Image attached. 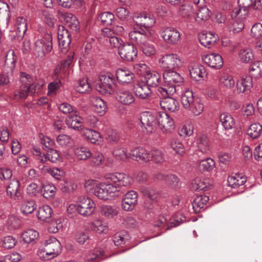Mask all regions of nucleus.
<instances>
[{
  "label": "nucleus",
  "instance_id": "obj_31",
  "mask_svg": "<svg viewBox=\"0 0 262 262\" xmlns=\"http://www.w3.org/2000/svg\"><path fill=\"white\" fill-rule=\"evenodd\" d=\"M144 82L150 88L159 85L161 81L160 75L156 71L149 70L144 76Z\"/></svg>",
  "mask_w": 262,
  "mask_h": 262
},
{
  "label": "nucleus",
  "instance_id": "obj_26",
  "mask_svg": "<svg viewBox=\"0 0 262 262\" xmlns=\"http://www.w3.org/2000/svg\"><path fill=\"white\" fill-rule=\"evenodd\" d=\"M82 136L92 144H99L102 141V137L97 131L83 128L81 130Z\"/></svg>",
  "mask_w": 262,
  "mask_h": 262
},
{
  "label": "nucleus",
  "instance_id": "obj_2",
  "mask_svg": "<svg viewBox=\"0 0 262 262\" xmlns=\"http://www.w3.org/2000/svg\"><path fill=\"white\" fill-rule=\"evenodd\" d=\"M164 84L158 88L161 95H173L178 91V88L183 81L181 75L174 70H165L163 73Z\"/></svg>",
  "mask_w": 262,
  "mask_h": 262
},
{
  "label": "nucleus",
  "instance_id": "obj_5",
  "mask_svg": "<svg viewBox=\"0 0 262 262\" xmlns=\"http://www.w3.org/2000/svg\"><path fill=\"white\" fill-rule=\"evenodd\" d=\"M139 121L141 130L143 133H151L155 130L157 124V117L151 112H142L140 115Z\"/></svg>",
  "mask_w": 262,
  "mask_h": 262
},
{
  "label": "nucleus",
  "instance_id": "obj_64",
  "mask_svg": "<svg viewBox=\"0 0 262 262\" xmlns=\"http://www.w3.org/2000/svg\"><path fill=\"white\" fill-rule=\"evenodd\" d=\"M244 20L232 19L231 26L229 27V31L233 33H238L241 32L244 28Z\"/></svg>",
  "mask_w": 262,
  "mask_h": 262
},
{
  "label": "nucleus",
  "instance_id": "obj_60",
  "mask_svg": "<svg viewBox=\"0 0 262 262\" xmlns=\"http://www.w3.org/2000/svg\"><path fill=\"white\" fill-rule=\"evenodd\" d=\"M142 52L146 56H151L154 55L156 53V49L155 46L152 43L147 42V41L140 46Z\"/></svg>",
  "mask_w": 262,
  "mask_h": 262
},
{
  "label": "nucleus",
  "instance_id": "obj_49",
  "mask_svg": "<svg viewBox=\"0 0 262 262\" xmlns=\"http://www.w3.org/2000/svg\"><path fill=\"white\" fill-rule=\"evenodd\" d=\"M246 181V178L239 174L232 175L229 177L228 178L229 186L234 188L244 185Z\"/></svg>",
  "mask_w": 262,
  "mask_h": 262
},
{
  "label": "nucleus",
  "instance_id": "obj_41",
  "mask_svg": "<svg viewBox=\"0 0 262 262\" xmlns=\"http://www.w3.org/2000/svg\"><path fill=\"white\" fill-rule=\"evenodd\" d=\"M238 4L248 10L249 8L254 9H262V0H238Z\"/></svg>",
  "mask_w": 262,
  "mask_h": 262
},
{
  "label": "nucleus",
  "instance_id": "obj_61",
  "mask_svg": "<svg viewBox=\"0 0 262 262\" xmlns=\"http://www.w3.org/2000/svg\"><path fill=\"white\" fill-rule=\"evenodd\" d=\"M150 161L155 163H160L164 161V155L160 150L155 149L150 151Z\"/></svg>",
  "mask_w": 262,
  "mask_h": 262
},
{
  "label": "nucleus",
  "instance_id": "obj_36",
  "mask_svg": "<svg viewBox=\"0 0 262 262\" xmlns=\"http://www.w3.org/2000/svg\"><path fill=\"white\" fill-rule=\"evenodd\" d=\"M15 32L18 37H23L27 30L26 19L23 16H18L15 21Z\"/></svg>",
  "mask_w": 262,
  "mask_h": 262
},
{
  "label": "nucleus",
  "instance_id": "obj_27",
  "mask_svg": "<svg viewBox=\"0 0 262 262\" xmlns=\"http://www.w3.org/2000/svg\"><path fill=\"white\" fill-rule=\"evenodd\" d=\"M116 75L119 82L128 84L133 82L134 74L127 69H119L116 71Z\"/></svg>",
  "mask_w": 262,
  "mask_h": 262
},
{
  "label": "nucleus",
  "instance_id": "obj_15",
  "mask_svg": "<svg viewBox=\"0 0 262 262\" xmlns=\"http://www.w3.org/2000/svg\"><path fill=\"white\" fill-rule=\"evenodd\" d=\"M212 187V181L209 178H196L191 183V188L194 191H205Z\"/></svg>",
  "mask_w": 262,
  "mask_h": 262
},
{
  "label": "nucleus",
  "instance_id": "obj_9",
  "mask_svg": "<svg viewBox=\"0 0 262 262\" xmlns=\"http://www.w3.org/2000/svg\"><path fill=\"white\" fill-rule=\"evenodd\" d=\"M99 79L100 83L97 87V90L102 94H112L115 81L113 75L111 73L101 74Z\"/></svg>",
  "mask_w": 262,
  "mask_h": 262
},
{
  "label": "nucleus",
  "instance_id": "obj_24",
  "mask_svg": "<svg viewBox=\"0 0 262 262\" xmlns=\"http://www.w3.org/2000/svg\"><path fill=\"white\" fill-rule=\"evenodd\" d=\"M195 146L197 151L204 155L208 154L210 151V146L208 137L206 135H201L195 140Z\"/></svg>",
  "mask_w": 262,
  "mask_h": 262
},
{
  "label": "nucleus",
  "instance_id": "obj_29",
  "mask_svg": "<svg viewBox=\"0 0 262 262\" xmlns=\"http://www.w3.org/2000/svg\"><path fill=\"white\" fill-rule=\"evenodd\" d=\"M93 110L100 116L103 115L106 112L107 106L105 102L100 97L93 96L91 99Z\"/></svg>",
  "mask_w": 262,
  "mask_h": 262
},
{
  "label": "nucleus",
  "instance_id": "obj_57",
  "mask_svg": "<svg viewBox=\"0 0 262 262\" xmlns=\"http://www.w3.org/2000/svg\"><path fill=\"white\" fill-rule=\"evenodd\" d=\"M92 229L99 234L106 233L108 230V227L106 223L97 220L92 224Z\"/></svg>",
  "mask_w": 262,
  "mask_h": 262
},
{
  "label": "nucleus",
  "instance_id": "obj_4",
  "mask_svg": "<svg viewBox=\"0 0 262 262\" xmlns=\"http://www.w3.org/2000/svg\"><path fill=\"white\" fill-rule=\"evenodd\" d=\"M160 67L165 70H177L183 66V61L180 56L176 53L167 54L159 60Z\"/></svg>",
  "mask_w": 262,
  "mask_h": 262
},
{
  "label": "nucleus",
  "instance_id": "obj_45",
  "mask_svg": "<svg viewBox=\"0 0 262 262\" xmlns=\"http://www.w3.org/2000/svg\"><path fill=\"white\" fill-rule=\"evenodd\" d=\"M220 121L225 129H232L235 124V121L232 116L227 113H223L220 116Z\"/></svg>",
  "mask_w": 262,
  "mask_h": 262
},
{
  "label": "nucleus",
  "instance_id": "obj_51",
  "mask_svg": "<svg viewBox=\"0 0 262 262\" xmlns=\"http://www.w3.org/2000/svg\"><path fill=\"white\" fill-rule=\"evenodd\" d=\"M214 161L211 158L200 160L198 162V167L200 170L209 171L215 167Z\"/></svg>",
  "mask_w": 262,
  "mask_h": 262
},
{
  "label": "nucleus",
  "instance_id": "obj_56",
  "mask_svg": "<svg viewBox=\"0 0 262 262\" xmlns=\"http://www.w3.org/2000/svg\"><path fill=\"white\" fill-rule=\"evenodd\" d=\"M31 91V88L29 86L21 85L18 89H16L14 92V97L15 99L26 98Z\"/></svg>",
  "mask_w": 262,
  "mask_h": 262
},
{
  "label": "nucleus",
  "instance_id": "obj_48",
  "mask_svg": "<svg viewBox=\"0 0 262 262\" xmlns=\"http://www.w3.org/2000/svg\"><path fill=\"white\" fill-rule=\"evenodd\" d=\"M179 13L182 17L190 21L193 19L194 14L193 8L190 5H182L179 8Z\"/></svg>",
  "mask_w": 262,
  "mask_h": 262
},
{
  "label": "nucleus",
  "instance_id": "obj_50",
  "mask_svg": "<svg viewBox=\"0 0 262 262\" xmlns=\"http://www.w3.org/2000/svg\"><path fill=\"white\" fill-rule=\"evenodd\" d=\"M52 209L47 205H43L39 208L38 211V217L43 221L50 219L52 214Z\"/></svg>",
  "mask_w": 262,
  "mask_h": 262
},
{
  "label": "nucleus",
  "instance_id": "obj_39",
  "mask_svg": "<svg viewBox=\"0 0 262 262\" xmlns=\"http://www.w3.org/2000/svg\"><path fill=\"white\" fill-rule=\"evenodd\" d=\"M100 212L105 217L112 219L118 214L119 209L114 206L103 205L101 207Z\"/></svg>",
  "mask_w": 262,
  "mask_h": 262
},
{
  "label": "nucleus",
  "instance_id": "obj_20",
  "mask_svg": "<svg viewBox=\"0 0 262 262\" xmlns=\"http://www.w3.org/2000/svg\"><path fill=\"white\" fill-rule=\"evenodd\" d=\"M162 96L163 98H161L160 105L162 109L170 112H174L178 110L179 104L176 99L170 97V95Z\"/></svg>",
  "mask_w": 262,
  "mask_h": 262
},
{
  "label": "nucleus",
  "instance_id": "obj_18",
  "mask_svg": "<svg viewBox=\"0 0 262 262\" xmlns=\"http://www.w3.org/2000/svg\"><path fill=\"white\" fill-rule=\"evenodd\" d=\"M137 192L134 190L129 191L125 194L123 198L122 207L125 211L133 210L137 204Z\"/></svg>",
  "mask_w": 262,
  "mask_h": 262
},
{
  "label": "nucleus",
  "instance_id": "obj_28",
  "mask_svg": "<svg viewBox=\"0 0 262 262\" xmlns=\"http://www.w3.org/2000/svg\"><path fill=\"white\" fill-rule=\"evenodd\" d=\"M82 119L77 115L69 116L66 119V123L69 127L75 130L81 131L83 126Z\"/></svg>",
  "mask_w": 262,
  "mask_h": 262
},
{
  "label": "nucleus",
  "instance_id": "obj_40",
  "mask_svg": "<svg viewBox=\"0 0 262 262\" xmlns=\"http://www.w3.org/2000/svg\"><path fill=\"white\" fill-rule=\"evenodd\" d=\"M209 199L207 195L197 196L193 201L192 207L195 212H200L207 205Z\"/></svg>",
  "mask_w": 262,
  "mask_h": 262
},
{
  "label": "nucleus",
  "instance_id": "obj_35",
  "mask_svg": "<svg viewBox=\"0 0 262 262\" xmlns=\"http://www.w3.org/2000/svg\"><path fill=\"white\" fill-rule=\"evenodd\" d=\"M41 172L45 174H49L57 180H60L65 176V172L63 170L47 166H43L41 168Z\"/></svg>",
  "mask_w": 262,
  "mask_h": 262
},
{
  "label": "nucleus",
  "instance_id": "obj_55",
  "mask_svg": "<svg viewBox=\"0 0 262 262\" xmlns=\"http://www.w3.org/2000/svg\"><path fill=\"white\" fill-rule=\"evenodd\" d=\"M113 154L117 160L125 161L130 158V152L127 154L126 149L124 147H116L113 150Z\"/></svg>",
  "mask_w": 262,
  "mask_h": 262
},
{
  "label": "nucleus",
  "instance_id": "obj_33",
  "mask_svg": "<svg viewBox=\"0 0 262 262\" xmlns=\"http://www.w3.org/2000/svg\"><path fill=\"white\" fill-rule=\"evenodd\" d=\"M72 150L75 157L79 160H86L92 155L90 149L86 146H75Z\"/></svg>",
  "mask_w": 262,
  "mask_h": 262
},
{
  "label": "nucleus",
  "instance_id": "obj_10",
  "mask_svg": "<svg viewBox=\"0 0 262 262\" xmlns=\"http://www.w3.org/2000/svg\"><path fill=\"white\" fill-rule=\"evenodd\" d=\"M58 40L61 52L67 53L70 48L71 38L69 32L63 26L58 27Z\"/></svg>",
  "mask_w": 262,
  "mask_h": 262
},
{
  "label": "nucleus",
  "instance_id": "obj_23",
  "mask_svg": "<svg viewBox=\"0 0 262 262\" xmlns=\"http://www.w3.org/2000/svg\"><path fill=\"white\" fill-rule=\"evenodd\" d=\"M19 185L18 180L17 179L13 178L8 182L7 186V195L14 200L20 199V191Z\"/></svg>",
  "mask_w": 262,
  "mask_h": 262
},
{
  "label": "nucleus",
  "instance_id": "obj_19",
  "mask_svg": "<svg viewBox=\"0 0 262 262\" xmlns=\"http://www.w3.org/2000/svg\"><path fill=\"white\" fill-rule=\"evenodd\" d=\"M117 100L123 105H129L135 101L133 93L129 90L122 89L116 93Z\"/></svg>",
  "mask_w": 262,
  "mask_h": 262
},
{
  "label": "nucleus",
  "instance_id": "obj_63",
  "mask_svg": "<svg viewBox=\"0 0 262 262\" xmlns=\"http://www.w3.org/2000/svg\"><path fill=\"white\" fill-rule=\"evenodd\" d=\"M19 80L23 86H29L30 88L33 85V79L29 74L21 72L19 74Z\"/></svg>",
  "mask_w": 262,
  "mask_h": 262
},
{
  "label": "nucleus",
  "instance_id": "obj_32",
  "mask_svg": "<svg viewBox=\"0 0 262 262\" xmlns=\"http://www.w3.org/2000/svg\"><path fill=\"white\" fill-rule=\"evenodd\" d=\"M219 83L222 88L231 90L234 87L235 81L231 74L223 73L219 77Z\"/></svg>",
  "mask_w": 262,
  "mask_h": 262
},
{
  "label": "nucleus",
  "instance_id": "obj_11",
  "mask_svg": "<svg viewBox=\"0 0 262 262\" xmlns=\"http://www.w3.org/2000/svg\"><path fill=\"white\" fill-rule=\"evenodd\" d=\"M148 34L147 29L135 28L133 31L129 33L128 36L133 42L140 46L147 41Z\"/></svg>",
  "mask_w": 262,
  "mask_h": 262
},
{
  "label": "nucleus",
  "instance_id": "obj_58",
  "mask_svg": "<svg viewBox=\"0 0 262 262\" xmlns=\"http://www.w3.org/2000/svg\"><path fill=\"white\" fill-rule=\"evenodd\" d=\"M36 208V205L33 201L24 202L21 206V212L25 214L32 213Z\"/></svg>",
  "mask_w": 262,
  "mask_h": 262
},
{
  "label": "nucleus",
  "instance_id": "obj_53",
  "mask_svg": "<svg viewBox=\"0 0 262 262\" xmlns=\"http://www.w3.org/2000/svg\"><path fill=\"white\" fill-rule=\"evenodd\" d=\"M38 236L39 233L36 230L28 229L22 233L21 238L25 243L30 244L34 241Z\"/></svg>",
  "mask_w": 262,
  "mask_h": 262
},
{
  "label": "nucleus",
  "instance_id": "obj_42",
  "mask_svg": "<svg viewBox=\"0 0 262 262\" xmlns=\"http://www.w3.org/2000/svg\"><path fill=\"white\" fill-rule=\"evenodd\" d=\"M248 13V10L244 8V7H241L238 6L235 7L231 13V16L232 19H236L239 20H244Z\"/></svg>",
  "mask_w": 262,
  "mask_h": 262
},
{
  "label": "nucleus",
  "instance_id": "obj_25",
  "mask_svg": "<svg viewBox=\"0 0 262 262\" xmlns=\"http://www.w3.org/2000/svg\"><path fill=\"white\" fill-rule=\"evenodd\" d=\"M134 21L137 26L144 27L145 29L152 26L155 19L152 15L148 13H141L134 17Z\"/></svg>",
  "mask_w": 262,
  "mask_h": 262
},
{
  "label": "nucleus",
  "instance_id": "obj_17",
  "mask_svg": "<svg viewBox=\"0 0 262 262\" xmlns=\"http://www.w3.org/2000/svg\"><path fill=\"white\" fill-rule=\"evenodd\" d=\"M199 39L202 46L210 48L219 40V37L216 33L211 32H202L199 34Z\"/></svg>",
  "mask_w": 262,
  "mask_h": 262
},
{
  "label": "nucleus",
  "instance_id": "obj_46",
  "mask_svg": "<svg viewBox=\"0 0 262 262\" xmlns=\"http://www.w3.org/2000/svg\"><path fill=\"white\" fill-rule=\"evenodd\" d=\"M17 57L15 55V52L13 50H9L6 56L5 64L6 66L10 69L12 73L17 61Z\"/></svg>",
  "mask_w": 262,
  "mask_h": 262
},
{
  "label": "nucleus",
  "instance_id": "obj_30",
  "mask_svg": "<svg viewBox=\"0 0 262 262\" xmlns=\"http://www.w3.org/2000/svg\"><path fill=\"white\" fill-rule=\"evenodd\" d=\"M210 11L205 6H199L195 13L194 19L198 24H202L210 17Z\"/></svg>",
  "mask_w": 262,
  "mask_h": 262
},
{
  "label": "nucleus",
  "instance_id": "obj_34",
  "mask_svg": "<svg viewBox=\"0 0 262 262\" xmlns=\"http://www.w3.org/2000/svg\"><path fill=\"white\" fill-rule=\"evenodd\" d=\"M62 17L70 29L76 31L79 29V21L74 15L71 13H64L62 14Z\"/></svg>",
  "mask_w": 262,
  "mask_h": 262
},
{
  "label": "nucleus",
  "instance_id": "obj_14",
  "mask_svg": "<svg viewBox=\"0 0 262 262\" xmlns=\"http://www.w3.org/2000/svg\"><path fill=\"white\" fill-rule=\"evenodd\" d=\"M158 122L160 129L163 133H171L174 128V122L173 119L167 114L161 115Z\"/></svg>",
  "mask_w": 262,
  "mask_h": 262
},
{
  "label": "nucleus",
  "instance_id": "obj_44",
  "mask_svg": "<svg viewBox=\"0 0 262 262\" xmlns=\"http://www.w3.org/2000/svg\"><path fill=\"white\" fill-rule=\"evenodd\" d=\"M251 77L258 79L262 77V61H255L249 68Z\"/></svg>",
  "mask_w": 262,
  "mask_h": 262
},
{
  "label": "nucleus",
  "instance_id": "obj_38",
  "mask_svg": "<svg viewBox=\"0 0 262 262\" xmlns=\"http://www.w3.org/2000/svg\"><path fill=\"white\" fill-rule=\"evenodd\" d=\"M190 74L192 79L199 81L206 76V72L203 66L198 65L190 70Z\"/></svg>",
  "mask_w": 262,
  "mask_h": 262
},
{
  "label": "nucleus",
  "instance_id": "obj_59",
  "mask_svg": "<svg viewBox=\"0 0 262 262\" xmlns=\"http://www.w3.org/2000/svg\"><path fill=\"white\" fill-rule=\"evenodd\" d=\"M0 18H4L6 21L5 27L7 28L10 19L9 7L4 2H0Z\"/></svg>",
  "mask_w": 262,
  "mask_h": 262
},
{
  "label": "nucleus",
  "instance_id": "obj_43",
  "mask_svg": "<svg viewBox=\"0 0 262 262\" xmlns=\"http://www.w3.org/2000/svg\"><path fill=\"white\" fill-rule=\"evenodd\" d=\"M204 105L201 99L196 98L195 100L190 104V107L187 108L194 116H199L204 111Z\"/></svg>",
  "mask_w": 262,
  "mask_h": 262
},
{
  "label": "nucleus",
  "instance_id": "obj_12",
  "mask_svg": "<svg viewBox=\"0 0 262 262\" xmlns=\"http://www.w3.org/2000/svg\"><path fill=\"white\" fill-rule=\"evenodd\" d=\"M118 53L122 59L130 61L137 57L138 51L133 44L125 43L119 48Z\"/></svg>",
  "mask_w": 262,
  "mask_h": 262
},
{
  "label": "nucleus",
  "instance_id": "obj_62",
  "mask_svg": "<svg viewBox=\"0 0 262 262\" xmlns=\"http://www.w3.org/2000/svg\"><path fill=\"white\" fill-rule=\"evenodd\" d=\"M43 196L46 199L54 196L56 193V187L52 184H47L43 186Z\"/></svg>",
  "mask_w": 262,
  "mask_h": 262
},
{
  "label": "nucleus",
  "instance_id": "obj_52",
  "mask_svg": "<svg viewBox=\"0 0 262 262\" xmlns=\"http://www.w3.org/2000/svg\"><path fill=\"white\" fill-rule=\"evenodd\" d=\"M262 132V126L258 123L251 124L247 129V134L252 139L259 137Z\"/></svg>",
  "mask_w": 262,
  "mask_h": 262
},
{
  "label": "nucleus",
  "instance_id": "obj_22",
  "mask_svg": "<svg viewBox=\"0 0 262 262\" xmlns=\"http://www.w3.org/2000/svg\"><path fill=\"white\" fill-rule=\"evenodd\" d=\"M253 86L252 78L251 76L242 77L236 82L235 92L237 94L246 93Z\"/></svg>",
  "mask_w": 262,
  "mask_h": 262
},
{
  "label": "nucleus",
  "instance_id": "obj_37",
  "mask_svg": "<svg viewBox=\"0 0 262 262\" xmlns=\"http://www.w3.org/2000/svg\"><path fill=\"white\" fill-rule=\"evenodd\" d=\"M168 146L179 155L183 156L185 153L186 149L183 143L177 138L170 139L168 142Z\"/></svg>",
  "mask_w": 262,
  "mask_h": 262
},
{
  "label": "nucleus",
  "instance_id": "obj_3",
  "mask_svg": "<svg viewBox=\"0 0 262 262\" xmlns=\"http://www.w3.org/2000/svg\"><path fill=\"white\" fill-rule=\"evenodd\" d=\"M52 49V36L47 33L36 40L33 47V53L37 57L43 58L46 53H49Z\"/></svg>",
  "mask_w": 262,
  "mask_h": 262
},
{
  "label": "nucleus",
  "instance_id": "obj_7",
  "mask_svg": "<svg viewBox=\"0 0 262 262\" xmlns=\"http://www.w3.org/2000/svg\"><path fill=\"white\" fill-rule=\"evenodd\" d=\"M160 35L163 40L170 45H175L179 43L181 38L179 31L174 27H167L162 28Z\"/></svg>",
  "mask_w": 262,
  "mask_h": 262
},
{
  "label": "nucleus",
  "instance_id": "obj_21",
  "mask_svg": "<svg viewBox=\"0 0 262 262\" xmlns=\"http://www.w3.org/2000/svg\"><path fill=\"white\" fill-rule=\"evenodd\" d=\"M136 96L141 99H148L151 95L152 90L144 81L138 82L135 86Z\"/></svg>",
  "mask_w": 262,
  "mask_h": 262
},
{
  "label": "nucleus",
  "instance_id": "obj_47",
  "mask_svg": "<svg viewBox=\"0 0 262 262\" xmlns=\"http://www.w3.org/2000/svg\"><path fill=\"white\" fill-rule=\"evenodd\" d=\"M195 100L192 91L186 90L181 96V102L185 108H189L190 104Z\"/></svg>",
  "mask_w": 262,
  "mask_h": 262
},
{
  "label": "nucleus",
  "instance_id": "obj_6",
  "mask_svg": "<svg viewBox=\"0 0 262 262\" xmlns=\"http://www.w3.org/2000/svg\"><path fill=\"white\" fill-rule=\"evenodd\" d=\"M43 244V256L46 259L57 256L61 251V244L54 237H50L45 241Z\"/></svg>",
  "mask_w": 262,
  "mask_h": 262
},
{
  "label": "nucleus",
  "instance_id": "obj_1",
  "mask_svg": "<svg viewBox=\"0 0 262 262\" xmlns=\"http://www.w3.org/2000/svg\"><path fill=\"white\" fill-rule=\"evenodd\" d=\"M133 182L132 177L124 173H108L104 176V181L99 183L94 195L101 200H112L117 195L121 187H129Z\"/></svg>",
  "mask_w": 262,
  "mask_h": 262
},
{
  "label": "nucleus",
  "instance_id": "obj_8",
  "mask_svg": "<svg viewBox=\"0 0 262 262\" xmlns=\"http://www.w3.org/2000/svg\"><path fill=\"white\" fill-rule=\"evenodd\" d=\"M79 204L78 213L84 216L88 217L94 213L96 204L94 201L88 197L81 196L78 200Z\"/></svg>",
  "mask_w": 262,
  "mask_h": 262
},
{
  "label": "nucleus",
  "instance_id": "obj_16",
  "mask_svg": "<svg viewBox=\"0 0 262 262\" xmlns=\"http://www.w3.org/2000/svg\"><path fill=\"white\" fill-rule=\"evenodd\" d=\"M202 59L207 66L215 69H220L223 64L222 57L217 53L205 55L202 57Z\"/></svg>",
  "mask_w": 262,
  "mask_h": 262
},
{
  "label": "nucleus",
  "instance_id": "obj_13",
  "mask_svg": "<svg viewBox=\"0 0 262 262\" xmlns=\"http://www.w3.org/2000/svg\"><path fill=\"white\" fill-rule=\"evenodd\" d=\"M130 158L139 163H145L150 161V151L142 147H137L130 150Z\"/></svg>",
  "mask_w": 262,
  "mask_h": 262
},
{
  "label": "nucleus",
  "instance_id": "obj_54",
  "mask_svg": "<svg viewBox=\"0 0 262 262\" xmlns=\"http://www.w3.org/2000/svg\"><path fill=\"white\" fill-rule=\"evenodd\" d=\"M239 58L243 62H250L254 59L253 51L249 48L242 49L239 52Z\"/></svg>",
  "mask_w": 262,
  "mask_h": 262
}]
</instances>
